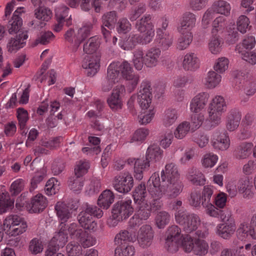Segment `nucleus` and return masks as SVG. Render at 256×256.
I'll return each instance as SVG.
<instances>
[{
	"label": "nucleus",
	"mask_w": 256,
	"mask_h": 256,
	"mask_svg": "<svg viewBox=\"0 0 256 256\" xmlns=\"http://www.w3.org/2000/svg\"><path fill=\"white\" fill-rule=\"evenodd\" d=\"M171 216L164 210L158 212L154 218L156 226L160 229L164 228L170 222Z\"/></svg>",
	"instance_id": "nucleus-38"
},
{
	"label": "nucleus",
	"mask_w": 256,
	"mask_h": 256,
	"mask_svg": "<svg viewBox=\"0 0 256 256\" xmlns=\"http://www.w3.org/2000/svg\"><path fill=\"white\" fill-rule=\"evenodd\" d=\"M226 108L224 98L220 96H216L208 105V111L210 121L218 124L220 122L221 116L226 111Z\"/></svg>",
	"instance_id": "nucleus-8"
},
{
	"label": "nucleus",
	"mask_w": 256,
	"mask_h": 256,
	"mask_svg": "<svg viewBox=\"0 0 256 256\" xmlns=\"http://www.w3.org/2000/svg\"><path fill=\"white\" fill-rule=\"evenodd\" d=\"M44 246L42 240L38 238H32L30 242L28 250L32 254H36L42 252Z\"/></svg>",
	"instance_id": "nucleus-62"
},
{
	"label": "nucleus",
	"mask_w": 256,
	"mask_h": 256,
	"mask_svg": "<svg viewBox=\"0 0 256 256\" xmlns=\"http://www.w3.org/2000/svg\"><path fill=\"white\" fill-rule=\"evenodd\" d=\"M208 246L204 240L196 239L194 241V246L193 248V252L198 256H204L208 252Z\"/></svg>",
	"instance_id": "nucleus-54"
},
{
	"label": "nucleus",
	"mask_w": 256,
	"mask_h": 256,
	"mask_svg": "<svg viewBox=\"0 0 256 256\" xmlns=\"http://www.w3.org/2000/svg\"><path fill=\"white\" fill-rule=\"evenodd\" d=\"M138 102L142 110L153 107L152 103V88L150 82L148 80H144L141 83L140 90L138 94Z\"/></svg>",
	"instance_id": "nucleus-15"
},
{
	"label": "nucleus",
	"mask_w": 256,
	"mask_h": 256,
	"mask_svg": "<svg viewBox=\"0 0 256 256\" xmlns=\"http://www.w3.org/2000/svg\"><path fill=\"white\" fill-rule=\"evenodd\" d=\"M224 42L219 35L211 34L208 47L210 52L214 54H220Z\"/></svg>",
	"instance_id": "nucleus-36"
},
{
	"label": "nucleus",
	"mask_w": 256,
	"mask_h": 256,
	"mask_svg": "<svg viewBox=\"0 0 256 256\" xmlns=\"http://www.w3.org/2000/svg\"><path fill=\"white\" fill-rule=\"evenodd\" d=\"M68 234L72 238L78 240L84 248L92 246L96 243L94 238L90 236L86 232L74 222L70 225Z\"/></svg>",
	"instance_id": "nucleus-9"
},
{
	"label": "nucleus",
	"mask_w": 256,
	"mask_h": 256,
	"mask_svg": "<svg viewBox=\"0 0 256 256\" xmlns=\"http://www.w3.org/2000/svg\"><path fill=\"white\" fill-rule=\"evenodd\" d=\"M117 21L116 12L115 11L108 12L102 17V26H105L109 30L113 29Z\"/></svg>",
	"instance_id": "nucleus-50"
},
{
	"label": "nucleus",
	"mask_w": 256,
	"mask_h": 256,
	"mask_svg": "<svg viewBox=\"0 0 256 256\" xmlns=\"http://www.w3.org/2000/svg\"><path fill=\"white\" fill-rule=\"evenodd\" d=\"M236 52L241 54L242 60L252 65L256 64V53L254 52H246L241 48L240 45H237L236 48Z\"/></svg>",
	"instance_id": "nucleus-51"
},
{
	"label": "nucleus",
	"mask_w": 256,
	"mask_h": 256,
	"mask_svg": "<svg viewBox=\"0 0 256 256\" xmlns=\"http://www.w3.org/2000/svg\"><path fill=\"white\" fill-rule=\"evenodd\" d=\"M234 76L236 82H239L240 86L236 87L238 90L241 88L247 96H252L256 92V80L248 72L244 70H237L234 72Z\"/></svg>",
	"instance_id": "nucleus-7"
},
{
	"label": "nucleus",
	"mask_w": 256,
	"mask_h": 256,
	"mask_svg": "<svg viewBox=\"0 0 256 256\" xmlns=\"http://www.w3.org/2000/svg\"><path fill=\"white\" fill-rule=\"evenodd\" d=\"M227 22L226 18L222 16L217 17L212 22L211 34L218 35L224 32L226 28Z\"/></svg>",
	"instance_id": "nucleus-40"
},
{
	"label": "nucleus",
	"mask_w": 256,
	"mask_h": 256,
	"mask_svg": "<svg viewBox=\"0 0 256 256\" xmlns=\"http://www.w3.org/2000/svg\"><path fill=\"white\" fill-rule=\"evenodd\" d=\"M84 210L82 211L78 216L80 224L84 229L94 231L97 224L92 220V216L100 218L103 215L102 210L96 206L85 204Z\"/></svg>",
	"instance_id": "nucleus-5"
},
{
	"label": "nucleus",
	"mask_w": 256,
	"mask_h": 256,
	"mask_svg": "<svg viewBox=\"0 0 256 256\" xmlns=\"http://www.w3.org/2000/svg\"><path fill=\"white\" fill-rule=\"evenodd\" d=\"M132 202L130 199L118 202L112 208V216L118 220H122L128 218L134 211Z\"/></svg>",
	"instance_id": "nucleus-14"
},
{
	"label": "nucleus",
	"mask_w": 256,
	"mask_h": 256,
	"mask_svg": "<svg viewBox=\"0 0 256 256\" xmlns=\"http://www.w3.org/2000/svg\"><path fill=\"white\" fill-rule=\"evenodd\" d=\"M161 179L159 174L154 173L147 182L148 190L151 196L150 200L142 204H136V211L128 222L130 228L138 227L143 221L147 220L152 212L160 210L163 206L160 199L166 196L174 198L182 190L183 185L180 180L178 166L173 162L166 164L165 170L161 172Z\"/></svg>",
	"instance_id": "nucleus-1"
},
{
	"label": "nucleus",
	"mask_w": 256,
	"mask_h": 256,
	"mask_svg": "<svg viewBox=\"0 0 256 256\" xmlns=\"http://www.w3.org/2000/svg\"><path fill=\"white\" fill-rule=\"evenodd\" d=\"M196 16L192 12H186L183 14L180 22V26L178 28L179 32H192L195 27L196 23Z\"/></svg>",
	"instance_id": "nucleus-26"
},
{
	"label": "nucleus",
	"mask_w": 256,
	"mask_h": 256,
	"mask_svg": "<svg viewBox=\"0 0 256 256\" xmlns=\"http://www.w3.org/2000/svg\"><path fill=\"white\" fill-rule=\"evenodd\" d=\"M236 30L242 34H244L250 30V20L244 15L240 16L236 21Z\"/></svg>",
	"instance_id": "nucleus-53"
},
{
	"label": "nucleus",
	"mask_w": 256,
	"mask_h": 256,
	"mask_svg": "<svg viewBox=\"0 0 256 256\" xmlns=\"http://www.w3.org/2000/svg\"><path fill=\"white\" fill-rule=\"evenodd\" d=\"M154 115V107H149L148 109L142 110V113L138 117L139 122L141 124H146L150 122Z\"/></svg>",
	"instance_id": "nucleus-59"
},
{
	"label": "nucleus",
	"mask_w": 256,
	"mask_h": 256,
	"mask_svg": "<svg viewBox=\"0 0 256 256\" xmlns=\"http://www.w3.org/2000/svg\"><path fill=\"white\" fill-rule=\"evenodd\" d=\"M180 33V36L178 40L176 48L182 50L186 49L191 44L193 40V34L190 31Z\"/></svg>",
	"instance_id": "nucleus-42"
},
{
	"label": "nucleus",
	"mask_w": 256,
	"mask_h": 256,
	"mask_svg": "<svg viewBox=\"0 0 256 256\" xmlns=\"http://www.w3.org/2000/svg\"><path fill=\"white\" fill-rule=\"evenodd\" d=\"M209 97V94L206 92H202L196 94L190 102V110L194 113H198L204 109Z\"/></svg>",
	"instance_id": "nucleus-23"
},
{
	"label": "nucleus",
	"mask_w": 256,
	"mask_h": 256,
	"mask_svg": "<svg viewBox=\"0 0 256 256\" xmlns=\"http://www.w3.org/2000/svg\"><path fill=\"white\" fill-rule=\"evenodd\" d=\"M100 41L98 36L90 38L84 45V51L86 54H93L100 46Z\"/></svg>",
	"instance_id": "nucleus-49"
},
{
	"label": "nucleus",
	"mask_w": 256,
	"mask_h": 256,
	"mask_svg": "<svg viewBox=\"0 0 256 256\" xmlns=\"http://www.w3.org/2000/svg\"><path fill=\"white\" fill-rule=\"evenodd\" d=\"M114 193L109 190H106L99 196L98 200V206L103 209L107 210L114 202Z\"/></svg>",
	"instance_id": "nucleus-35"
},
{
	"label": "nucleus",
	"mask_w": 256,
	"mask_h": 256,
	"mask_svg": "<svg viewBox=\"0 0 256 256\" xmlns=\"http://www.w3.org/2000/svg\"><path fill=\"white\" fill-rule=\"evenodd\" d=\"M252 148L253 144L252 142H241L234 150V155L238 160L246 159L251 155Z\"/></svg>",
	"instance_id": "nucleus-29"
},
{
	"label": "nucleus",
	"mask_w": 256,
	"mask_h": 256,
	"mask_svg": "<svg viewBox=\"0 0 256 256\" xmlns=\"http://www.w3.org/2000/svg\"><path fill=\"white\" fill-rule=\"evenodd\" d=\"M14 200L8 198L7 194H0V214L6 212L14 206Z\"/></svg>",
	"instance_id": "nucleus-52"
},
{
	"label": "nucleus",
	"mask_w": 256,
	"mask_h": 256,
	"mask_svg": "<svg viewBox=\"0 0 256 256\" xmlns=\"http://www.w3.org/2000/svg\"><path fill=\"white\" fill-rule=\"evenodd\" d=\"M214 193V188H205L204 192L202 206L206 212L210 216L218 218L220 210L216 208L211 202V198Z\"/></svg>",
	"instance_id": "nucleus-19"
},
{
	"label": "nucleus",
	"mask_w": 256,
	"mask_h": 256,
	"mask_svg": "<svg viewBox=\"0 0 256 256\" xmlns=\"http://www.w3.org/2000/svg\"><path fill=\"white\" fill-rule=\"evenodd\" d=\"M84 184L83 178L76 176L70 178L68 186L71 190L76 192H78L82 190Z\"/></svg>",
	"instance_id": "nucleus-63"
},
{
	"label": "nucleus",
	"mask_w": 256,
	"mask_h": 256,
	"mask_svg": "<svg viewBox=\"0 0 256 256\" xmlns=\"http://www.w3.org/2000/svg\"><path fill=\"white\" fill-rule=\"evenodd\" d=\"M88 142L92 144L95 146L93 148L90 147H84L82 148V151L84 153H86L87 154H98L100 152V148L99 146V144L100 142V140L99 138L94 136H90L88 138Z\"/></svg>",
	"instance_id": "nucleus-47"
},
{
	"label": "nucleus",
	"mask_w": 256,
	"mask_h": 256,
	"mask_svg": "<svg viewBox=\"0 0 256 256\" xmlns=\"http://www.w3.org/2000/svg\"><path fill=\"white\" fill-rule=\"evenodd\" d=\"M118 70L122 78L128 82L130 89L134 90L138 84L139 76L133 72L132 68L130 64L126 61L118 62Z\"/></svg>",
	"instance_id": "nucleus-16"
},
{
	"label": "nucleus",
	"mask_w": 256,
	"mask_h": 256,
	"mask_svg": "<svg viewBox=\"0 0 256 256\" xmlns=\"http://www.w3.org/2000/svg\"><path fill=\"white\" fill-rule=\"evenodd\" d=\"M236 229V222L222 223L216 226L217 234L226 240L230 238L232 236Z\"/></svg>",
	"instance_id": "nucleus-30"
},
{
	"label": "nucleus",
	"mask_w": 256,
	"mask_h": 256,
	"mask_svg": "<svg viewBox=\"0 0 256 256\" xmlns=\"http://www.w3.org/2000/svg\"><path fill=\"white\" fill-rule=\"evenodd\" d=\"M190 126L189 122L184 121L180 124L174 132V135L178 139L183 138L190 130Z\"/></svg>",
	"instance_id": "nucleus-58"
},
{
	"label": "nucleus",
	"mask_w": 256,
	"mask_h": 256,
	"mask_svg": "<svg viewBox=\"0 0 256 256\" xmlns=\"http://www.w3.org/2000/svg\"><path fill=\"white\" fill-rule=\"evenodd\" d=\"M124 92L125 88L123 85H118L113 90L112 94L107 100L108 104L112 110H118L122 108L121 95Z\"/></svg>",
	"instance_id": "nucleus-22"
},
{
	"label": "nucleus",
	"mask_w": 256,
	"mask_h": 256,
	"mask_svg": "<svg viewBox=\"0 0 256 256\" xmlns=\"http://www.w3.org/2000/svg\"><path fill=\"white\" fill-rule=\"evenodd\" d=\"M47 204L46 198L42 194H38L32 198L29 206L34 212H40L43 211Z\"/></svg>",
	"instance_id": "nucleus-33"
},
{
	"label": "nucleus",
	"mask_w": 256,
	"mask_h": 256,
	"mask_svg": "<svg viewBox=\"0 0 256 256\" xmlns=\"http://www.w3.org/2000/svg\"><path fill=\"white\" fill-rule=\"evenodd\" d=\"M154 237V232L149 224L142 226L138 231L136 240L139 246L142 248H147L152 244Z\"/></svg>",
	"instance_id": "nucleus-17"
},
{
	"label": "nucleus",
	"mask_w": 256,
	"mask_h": 256,
	"mask_svg": "<svg viewBox=\"0 0 256 256\" xmlns=\"http://www.w3.org/2000/svg\"><path fill=\"white\" fill-rule=\"evenodd\" d=\"M24 8H18L14 12L12 18L8 22V32L10 34L16 32L20 30L22 24V18L19 14L22 13Z\"/></svg>",
	"instance_id": "nucleus-32"
},
{
	"label": "nucleus",
	"mask_w": 256,
	"mask_h": 256,
	"mask_svg": "<svg viewBox=\"0 0 256 256\" xmlns=\"http://www.w3.org/2000/svg\"><path fill=\"white\" fill-rule=\"evenodd\" d=\"M187 178L192 184L196 186L204 185L206 182L204 174L200 170L194 168L188 170Z\"/></svg>",
	"instance_id": "nucleus-37"
},
{
	"label": "nucleus",
	"mask_w": 256,
	"mask_h": 256,
	"mask_svg": "<svg viewBox=\"0 0 256 256\" xmlns=\"http://www.w3.org/2000/svg\"><path fill=\"white\" fill-rule=\"evenodd\" d=\"M149 134V130L146 128H140L135 131L129 141L130 143L136 142L142 143Z\"/></svg>",
	"instance_id": "nucleus-55"
},
{
	"label": "nucleus",
	"mask_w": 256,
	"mask_h": 256,
	"mask_svg": "<svg viewBox=\"0 0 256 256\" xmlns=\"http://www.w3.org/2000/svg\"><path fill=\"white\" fill-rule=\"evenodd\" d=\"M200 66V60L194 53L186 54L182 62V66L186 70H194Z\"/></svg>",
	"instance_id": "nucleus-34"
},
{
	"label": "nucleus",
	"mask_w": 256,
	"mask_h": 256,
	"mask_svg": "<svg viewBox=\"0 0 256 256\" xmlns=\"http://www.w3.org/2000/svg\"><path fill=\"white\" fill-rule=\"evenodd\" d=\"M66 248L69 256H80L82 254V246L78 242H70L67 245Z\"/></svg>",
	"instance_id": "nucleus-64"
},
{
	"label": "nucleus",
	"mask_w": 256,
	"mask_h": 256,
	"mask_svg": "<svg viewBox=\"0 0 256 256\" xmlns=\"http://www.w3.org/2000/svg\"><path fill=\"white\" fill-rule=\"evenodd\" d=\"M160 50H166L172 46L174 42L172 34L166 32L160 28L156 29V37L154 40Z\"/></svg>",
	"instance_id": "nucleus-24"
},
{
	"label": "nucleus",
	"mask_w": 256,
	"mask_h": 256,
	"mask_svg": "<svg viewBox=\"0 0 256 256\" xmlns=\"http://www.w3.org/2000/svg\"><path fill=\"white\" fill-rule=\"evenodd\" d=\"M142 34H131L126 40L119 42L120 46L124 50H130L138 44L146 45L150 43L154 38V29L149 28L140 32Z\"/></svg>",
	"instance_id": "nucleus-6"
},
{
	"label": "nucleus",
	"mask_w": 256,
	"mask_h": 256,
	"mask_svg": "<svg viewBox=\"0 0 256 256\" xmlns=\"http://www.w3.org/2000/svg\"><path fill=\"white\" fill-rule=\"evenodd\" d=\"M150 14H145L140 20L136 22V28L139 32H144L149 28H154V26L150 22Z\"/></svg>",
	"instance_id": "nucleus-46"
},
{
	"label": "nucleus",
	"mask_w": 256,
	"mask_h": 256,
	"mask_svg": "<svg viewBox=\"0 0 256 256\" xmlns=\"http://www.w3.org/2000/svg\"><path fill=\"white\" fill-rule=\"evenodd\" d=\"M163 150L156 145H151L147 149L146 160L130 158L128 164H134V177L140 180L143 178V171L147 170L152 163L160 162L162 157Z\"/></svg>",
	"instance_id": "nucleus-2"
},
{
	"label": "nucleus",
	"mask_w": 256,
	"mask_h": 256,
	"mask_svg": "<svg viewBox=\"0 0 256 256\" xmlns=\"http://www.w3.org/2000/svg\"><path fill=\"white\" fill-rule=\"evenodd\" d=\"M36 18L42 21L48 22L52 18V11L48 8L40 7L35 10Z\"/></svg>",
	"instance_id": "nucleus-60"
},
{
	"label": "nucleus",
	"mask_w": 256,
	"mask_h": 256,
	"mask_svg": "<svg viewBox=\"0 0 256 256\" xmlns=\"http://www.w3.org/2000/svg\"><path fill=\"white\" fill-rule=\"evenodd\" d=\"M161 54L160 49L156 46L149 48L144 54L142 49L136 50L132 59L135 68L140 70L144 64L149 68L156 66L160 62Z\"/></svg>",
	"instance_id": "nucleus-3"
},
{
	"label": "nucleus",
	"mask_w": 256,
	"mask_h": 256,
	"mask_svg": "<svg viewBox=\"0 0 256 256\" xmlns=\"http://www.w3.org/2000/svg\"><path fill=\"white\" fill-rule=\"evenodd\" d=\"M222 81V76L215 70H210L202 80V82L208 89L218 86Z\"/></svg>",
	"instance_id": "nucleus-31"
},
{
	"label": "nucleus",
	"mask_w": 256,
	"mask_h": 256,
	"mask_svg": "<svg viewBox=\"0 0 256 256\" xmlns=\"http://www.w3.org/2000/svg\"><path fill=\"white\" fill-rule=\"evenodd\" d=\"M112 184L117 192L126 194L130 191L134 186L133 177L128 172L120 173L115 176Z\"/></svg>",
	"instance_id": "nucleus-13"
},
{
	"label": "nucleus",
	"mask_w": 256,
	"mask_h": 256,
	"mask_svg": "<svg viewBox=\"0 0 256 256\" xmlns=\"http://www.w3.org/2000/svg\"><path fill=\"white\" fill-rule=\"evenodd\" d=\"M55 211L58 220L60 221L59 228L61 229L62 224L64 226V228L69 232V226L65 222L72 217L73 210L77 209L75 204H67L63 202H58L54 206Z\"/></svg>",
	"instance_id": "nucleus-11"
},
{
	"label": "nucleus",
	"mask_w": 256,
	"mask_h": 256,
	"mask_svg": "<svg viewBox=\"0 0 256 256\" xmlns=\"http://www.w3.org/2000/svg\"><path fill=\"white\" fill-rule=\"evenodd\" d=\"M212 8L218 14L225 16H228L230 14L231 6L230 4L224 0H216L212 5Z\"/></svg>",
	"instance_id": "nucleus-39"
},
{
	"label": "nucleus",
	"mask_w": 256,
	"mask_h": 256,
	"mask_svg": "<svg viewBox=\"0 0 256 256\" xmlns=\"http://www.w3.org/2000/svg\"><path fill=\"white\" fill-rule=\"evenodd\" d=\"M93 24L90 21L84 22L82 26L78 31V38L77 44H80L85 39L88 38L92 29Z\"/></svg>",
	"instance_id": "nucleus-43"
},
{
	"label": "nucleus",
	"mask_w": 256,
	"mask_h": 256,
	"mask_svg": "<svg viewBox=\"0 0 256 256\" xmlns=\"http://www.w3.org/2000/svg\"><path fill=\"white\" fill-rule=\"evenodd\" d=\"M178 118V110L175 108L166 110L162 117V122L164 126L168 127L172 125Z\"/></svg>",
	"instance_id": "nucleus-45"
},
{
	"label": "nucleus",
	"mask_w": 256,
	"mask_h": 256,
	"mask_svg": "<svg viewBox=\"0 0 256 256\" xmlns=\"http://www.w3.org/2000/svg\"><path fill=\"white\" fill-rule=\"evenodd\" d=\"M62 228L49 242L46 251V256H52L60 247H63L67 242L68 234L64 226L62 225Z\"/></svg>",
	"instance_id": "nucleus-12"
},
{
	"label": "nucleus",
	"mask_w": 256,
	"mask_h": 256,
	"mask_svg": "<svg viewBox=\"0 0 256 256\" xmlns=\"http://www.w3.org/2000/svg\"><path fill=\"white\" fill-rule=\"evenodd\" d=\"M60 182L55 178H50L46 182L44 192L48 196H52L56 194L60 188Z\"/></svg>",
	"instance_id": "nucleus-57"
},
{
	"label": "nucleus",
	"mask_w": 256,
	"mask_h": 256,
	"mask_svg": "<svg viewBox=\"0 0 256 256\" xmlns=\"http://www.w3.org/2000/svg\"><path fill=\"white\" fill-rule=\"evenodd\" d=\"M128 230H121L116 234L114 238L115 244L118 246L126 244V242H134L136 240V235L134 231L130 230L128 226Z\"/></svg>",
	"instance_id": "nucleus-27"
},
{
	"label": "nucleus",
	"mask_w": 256,
	"mask_h": 256,
	"mask_svg": "<svg viewBox=\"0 0 256 256\" xmlns=\"http://www.w3.org/2000/svg\"><path fill=\"white\" fill-rule=\"evenodd\" d=\"M100 56L98 54L87 56L82 63V67L86 70L87 75L94 76L98 72L100 66Z\"/></svg>",
	"instance_id": "nucleus-18"
},
{
	"label": "nucleus",
	"mask_w": 256,
	"mask_h": 256,
	"mask_svg": "<svg viewBox=\"0 0 256 256\" xmlns=\"http://www.w3.org/2000/svg\"><path fill=\"white\" fill-rule=\"evenodd\" d=\"M135 252V248L128 244L117 246L115 250L116 256H134Z\"/></svg>",
	"instance_id": "nucleus-56"
},
{
	"label": "nucleus",
	"mask_w": 256,
	"mask_h": 256,
	"mask_svg": "<svg viewBox=\"0 0 256 256\" xmlns=\"http://www.w3.org/2000/svg\"><path fill=\"white\" fill-rule=\"evenodd\" d=\"M218 160V156L217 155L212 152H209L204 156L202 160V163L204 168H211L216 164Z\"/></svg>",
	"instance_id": "nucleus-61"
},
{
	"label": "nucleus",
	"mask_w": 256,
	"mask_h": 256,
	"mask_svg": "<svg viewBox=\"0 0 256 256\" xmlns=\"http://www.w3.org/2000/svg\"><path fill=\"white\" fill-rule=\"evenodd\" d=\"M28 38V35L26 32L20 33L16 38H12L7 45L8 51L12 52L23 48Z\"/></svg>",
	"instance_id": "nucleus-28"
},
{
	"label": "nucleus",
	"mask_w": 256,
	"mask_h": 256,
	"mask_svg": "<svg viewBox=\"0 0 256 256\" xmlns=\"http://www.w3.org/2000/svg\"><path fill=\"white\" fill-rule=\"evenodd\" d=\"M4 228L0 224V242L4 237V230L8 232L12 236L21 234L26 230L27 224L23 218L17 214L8 216L4 221Z\"/></svg>",
	"instance_id": "nucleus-4"
},
{
	"label": "nucleus",
	"mask_w": 256,
	"mask_h": 256,
	"mask_svg": "<svg viewBox=\"0 0 256 256\" xmlns=\"http://www.w3.org/2000/svg\"><path fill=\"white\" fill-rule=\"evenodd\" d=\"M237 232L240 236L243 238L250 236L253 239H256V214L252 216L250 223L246 222H242Z\"/></svg>",
	"instance_id": "nucleus-21"
},
{
	"label": "nucleus",
	"mask_w": 256,
	"mask_h": 256,
	"mask_svg": "<svg viewBox=\"0 0 256 256\" xmlns=\"http://www.w3.org/2000/svg\"><path fill=\"white\" fill-rule=\"evenodd\" d=\"M146 195L147 192L144 184H140L136 187L132 196L136 204H142V202L149 201L146 199Z\"/></svg>",
	"instance_id": "nucleus-41"
},
{
	"label": "nucleus",
	"mask_w": 256,
	"mask_h": 256,
	"mask_svg": "<svg viewBox=\"0 0 256 256\" xmlns=\"http://www.w3.org/2000/svg\"><path fill=\"white\" fill-rule=\"evenodd\" d=\"M176 222L182 226L186 232L190 233L198 228L200 220L199 216L194 214L178 213L176 216Z\"/></svg>",
	"instance_id": "nucleus-10"
},
{
	"label": "nucleus",
	"mask_w": 256,
	"mask_h": 256,
	"mask_svg": "<svg viewBox=\"0 0 256 256\" xmlns=\"http://www.w3.org/2000/svg\"><path fill=\"white\" fill-rule=\"evenodd\" d=\"M211 144L214 149L225 150L230 147V140L226 132L216 130L212 136Z\"/></svg>",
	"instance_id": "nucleus-20"
},
{
	"label": "nucleus",
	"mask_w": 256,
	"mask_h": 256,
	"mask_svg": "<svg viewBox=\"0 0 256 256\" xmlns=\"http://www.w3.org/2000/svg\"><path fill=\"white\" fill-rule=\"evenodd\" d=\"M242 119V113L239 109L234 108L228 113L226 126L229 132H234L238 127Z\"/></svg>",
	"instance_id": "nucleus-25"
},
{
	"label": "nucleus",
	"mask_w": 256,
	"mask_h": 256,
	"mask_svg": "<svg viewBox=\"0 0 256 256\" xmlns=\"http://www.w3.org/2000/svg\"><path fill=\"white\" fill-rule=\"evenodd\" d=\"M213 188V186H204L202 192L198 190H194L192 192L190 199V206L196 208H200L201 205L202 206L204 192L205 188Z\"/></svg>",
	"instance_id": "nucleus-44"
},
{
	"label": "nucleus",
	"mask_w": 256,
	"mask_h": 256,
	"mask_svg": "<svg viewBox=\"0 0 256 256\" xmlns=\"http://www.w3.org/2000/svg\"><path fill=\"white\" fill-rule=\"evenodd\" d=\"M106 78L112 82H117L120 80V73L118 70V62L111 63L108 68Z\"/></svg>",
	"instance_id": "nucleus-48"
}]
</instances>
